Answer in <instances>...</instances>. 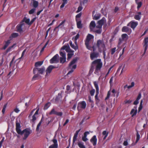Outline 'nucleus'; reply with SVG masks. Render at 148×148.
I'll use <instances>...</instances> for the list:
<instances>
[{
	"instance_id": "58",
	"label": "nucleus",
	"mask_w": 148,
	"mask_h": 148,
	"mask_svg": "<svg viewBox=\"0 0 148 148\" xmlns=\"http://www.w3.org/2000/svg\"><path fill=\"white\" fill-rule=\"evenodd\" d=\"M4 139L5 138L4 137H3L2 139L0 142V147H1L2 144L4 140Z\"/></svg>"
},
{
	"instance_id": "46",
	"label": "nucleus",
	"mask_w": 148,
	"mask_h": 148,
	"mask_svg": "<svg viewBox=\"0 0 148 148\" xmlns=\"http://www.w3.org/2000/svg\"><path fill=\"white\" fill-rule=\"evenodd\" d=\"M37 116L35 115L34 114L32 116V119H31V121L33 123H34L35 121L36 120V118L37 117Z\"/></svg>"
},
{
	"instance_id": "1",
	"label": "nucleus",
	"mask_w": 148,
	"mask_h": 148,
	"mask_svg": "<svg viewBox=\"0 0 148 148\" xmlns=\"http://www.w3.org/2000/svg\"><path fill=\"white\" fill-rule=\"evenodd\" d=\"M106 23V20L105 18H103L101 20L98 21L96 26L95 21H92L90 24V29L91 31L100 34L101 32V28L103 25Z\"/></svg>"
},
{
	"instance_id": "64",
	"label": "nucleus",
	"mask_w": 148,
	"mask_h": 148,
	"mask_svg": "<svg viewBox=\"0 0 148 148\" xmlns=\"http://www.w3.org/2000/svg\"><path fill=\"white\" fill-rule=\"evenodd\" d=\"M128 144V142L127 141V140H126L124 142V143H123V145L124 146H127Z\"/></svg>"
},
{
	"instance_id": "41",
	"label": "nucleus",
	"mask_w": 148,
	"mask_h": 148,
	"mask_svg": "<svg viewBox=\"0 0 148 148\" xmlns=\"http://www.w3.org/2000/svg\"><path fill=\"white\" fill-rule=\"evenodd\" d=\"M57 111H56L54 108H53L49 113L50 115L55 114L56 115Z\"/></svg>"
},
{
	"instance_id": "32",
	"label": "nucleus",
	"mask_w": 148,
	"mask_h": 148,
	"mask_svg": "<svg viewBox=\"0 0 148 148\" xmlns=\"http://www.w3.org/2000/svg\"><path fill=\"white\" fill-rule=\"evenodd\" d=\"M125 64L123 65V64H122L120 66L118 69L120 70V69H122L120 74H121V73H123V71H125V70L124 69V68L125 67Z\"/></svg>"
},
{
	"instance_id": "43",
	"label": "nucleus",
	"mask_w": 148,
	"mask_h": 148,
	"mask_svg": "<svg viewBox=\"0 0 148 148\" xmlns=\"http://www.w3.org/2000/svg\"><path fill=\"white\" fill-rule=\"evenodd\" d=\"M42 119H41V120L40 121V122L37 125V128L36 129V130L37 131H38L39 130V127H40V126L41 124L42 123Z\"/></svg>"
},
{
	"instance_id": "2",
	"label": "nucleus",
	"mask_w": 148,
	"mask_h": 148,
	"mask_svg": "<svg viewBox=\"0 0 148 148\" xmlns=\"http://www.w3.org/2000/svg\"><path fill=\"white\" fill-rule=\"evenodd\" d=\"M102 66V62L100 59H97L92 62V68L91 70L93 69V66H96L95 70V73L98 75L99 72L100 71Z\"/></svg>"
},
{
	"instance_id": "52",
	"label": "nucleus",
	"mask_w": 148,
	"mask_h": 148,
	"mask_svg": "<svg viewBox=\"0 0 148 148\" xmlns=\"http://www.w3.org/2000/svg\"><path fill=\"white\" fill-rule=\"evenodd\" d=\"M63 114V113L62 112H58L57 111L56 115L59 116H61Z\"/></svg>"
},
{
	"instance_id": "44",
	"label": "nucleus",
	"mask_w": 148,
	"mask_h": 148,
	"mask_svg": "<svg viewBox=\"0 0 148 148\" xmlns=\"http://www.w3.org/2000/svg\"><path fill=\"white\" fill-rule=\"evenodd\" d=\"M50 103L49 102L48 103L46 104L44 106V110H47V109L50 106Z\"/></svg>"
},
{
	"instance_id": "10",
	"label": "nucleus",
	"mask_w": 148,
	"mask_h": 148,
	"mask_svg": "<svg viewBox=\"0 0 148 148\" xmlns=\"http://www.w3.org/2000/svg\"><path fill=\"white\" fill-rule=\"evenodd\" d=\"M59 56L58 54L55 55L50 60V62L51 64L57 63L59 62Z\"/></svg>"
},
{
	"instance_id": "20",
	"label": "nucleus",
	"mask_w": 148,
	"mask_h": 148,
	"mask_svg": "<svg viewBox=\"0 0 148 148\" xmlns=\"http://www.w3.org/2000/svg\"><path fill=\"white\" fill-rule=\"evenodd\" d=\"M137 109L136 106H135L132 110L130 112V114L132 115V116L133 117L136 115L137 113Z\"/></svg>"
},
{
	"instance_id": "29",
	"label": "nucleus",
	"mask_w": 148,
	"mask_h": 148,
	"mask_svg": "<svg viewBox=\"0 0 148 148\" xmlns=\"http://www.w3.org/2000/svg\"><path fill=\"white\" fill-rule=\"evenodd\" d=\"M135 85V83L134 82H132L131 83V84L130 85H129L128 86L127 85H126L125 86H124V88L125 89L127 87V88L128 89L130 88L133 86H134Z\"/></svg>"
},
{
	"instance_id": "30",
	"label": "nucleus",
	"mask_w": 148,
	"mask_h": 148,
	"mask_svg": "<svg viewBox=\"0 0 148 148\" xmlns=\"http://www.w3.org/2000/svg\"><path fill=\"white\" fill-rule=\"evenodd\" d=\"M18 36V34L17 33H13L12 34L10 37V39H12L13 38H15Z\"/></svg>"
},
{
	"instance_id": "23",
	"label": "nucleus",
	"mask_w": 148,
	"mask_h": 148,
	"mask_svg": "<svg viewBox=\"0 0 148 148\" xmlns=\"http://www.w3.org/2000/svg\"><path fill=\"white\" fill-rule=\"evenodd\" d=\"M10 43V40H8L7 41H5V43L2 48V49H3L5 50L8 46Z\"/></svg>"
},
{
	"instance_id": "35",
	"label": "nucleus",
	"mask_w": 148,
	"mask_h": 148,
	"mask_svg": "<svg viewBox=\"0 0 148 148\" xmlns=\"http://www.w3.org/2000/svg\"><path fill=\"white\" fill-rule=\"evenodd\" d=\"M102 134L104 136L103 138V140H105L107 137L108 134V132H107L106 131H104L102 132Z\"/></svg>"
},
{
	"instance_id": "5",
	"label": "nucleus",
	"mask_w": 148,
	"mask_h": 148,
	"mask_svg": "<svg viewBox=\"0 0 148 148\" xmlns=\"http://www.w3.org/2000/svg\"><path fill=\"white\" fill-rule=\"evenodd\" d=\"M94 36L93 35L90 34H88L87 36L86 40L85 42V44L87 48L90 50H91V47L89 46L90 40L92 39H93Z\"/></svg>"
},
{
	"instance_id": "60",
	"label": "nucleus",
	"mask_w": 148,
	"mask_h": 148,
	"mask_svg": "<svg viewBox=\"0 0 148 148\" xmlns=\"http://www.w3.org/2000/svg\"><path fill=\"white\" fill-rule=\"evenodd\" d=\"M36 17H34L33 18L31 21L30 22V24H31V25L36 20Z\"/></svg>"
},
{
	"instance_id": "59",
	"label": "nucleus",
	"mask_w": 148,
	"mask_h": 148,
	"mask_svg": "<svg viewBox=\"0 0 148 148\" xmlns=\"http://www.w3.org/2000/svg\"><path fill=\"white\" fill-rule=\"evenodd\" d=\"M110 95V92L109 91L108 92L107 95V97H106V98H105L106 100L107 99L109 98Z\"/></svg>"
},
{
	"instance_id": "16",
	"label": "nucleus",
	"mask_w": 148,
	"mask_h": 148,
	"mask_svg": "<svg viewBox=\"0 0 148 148\" xmlns=\"http://www.w3.org/2000/svg\"><path fill=\"white\" fill-rule=\"evenodd\" d=\"M45 70V69L44 68H41L40 69L34 68L33 69V73L34 74H35L37 71H38L40 74H42Z\"/></svg>"
},
{
	"instance_id": "31",
	"label": "nucleus",
	"mask_w": 148,
	"mask_h": 148,
	"mask_svg": "<svg viewBox=\"0 0 148 148\" xmlns=\"http://www.w3.org/2000/svg\"><path fill=\"white\" fill-rule=\"evenodd\" d=\"M137 22H132L131 23V27L133 28H135L138 25Z\"/></svg>"
},
{
	"instance_id": "33",
	"label": "nucleus",
	"mask_w": 148,
	"mask_h": 148,
	"mask_svg": "<svg viewBox=\"0 0 148 148\" xmlns=\"http://www.w3.org/2000/svg\"><path fill=\"white\" fill-rule=\"evenodd\" d=\"M65 20H64L61 22V23L59 25L56 27V28H58L59 27L62 28L64 26V24L65 22Z\"/></svg>"
},
{
	"instance_id": "17",
	"label": "nucleus",
	"mask_w": 148,
	"mask_h": 148,
	"mask_svg": "<svg viewBox=\"0 0 148 148\" xmlns=\"http://www.w3.org/2000/svg\"><path fill=\"white\" fill-rule=\"evenodd\" d=\"M52 141L54 144L51 145L49 147V148H58V144L57 143V140L56 139H53L52 140Z\"/></svg>"
},
{
	"instance_id": "9",
	"label": "nucleus",
	"mask_w": 148,
	"mask_h": 148,
	"mask_svg": "<svg viewBox=\"0 0 148 148\" xmlns=\"http://www.w3.org/2000/svg\"><path fill=\"white\" fill-rule=\"evenodd\" d=\"M94 84L96 90V95L95 96V98L96 101V103L98 102L99 99L98 98V95L99 93V88L97 83L96 82H94Z\"/></svg>"
},
{
	"instance_id": "28",
	"label": "nucleus",
	"mask_w": 148,
	"mask_h": 148,
	"mask_svg": "<svg viewBox=\"0 0 148 148\" xmlns=\"http://www.w3.org/2000/svg\"><path fill=\"white\" fill-rule=\"evenodd\" d=\"M77 22V25L78 28L80 29L82 27V25L81 24V21L80 20L76 21Z\"/></svg>"
},
{
	"instance_id": "7",
	"label": "nucleus",
	"mask_w": 148,
	"mask_h": 148,
	"mask_svg": "<svg viewBox=\"0 0 148 148\" xmlns=\"http://www.w3.org/2000/svg\"><path fill=\"white\" fill-rule=\"evenodd\" d=\"M31 131L30 129H26L25 130H23L22 131H21V133H19L18 134H20L22 135L23 134H24V137L23 138V139L24 140H25L30 133Z\"/></svg>"
},
{
	"instance_id": "61",
	"label": "nucleus",
	"mask_w": 148,
	"mask_h": 148,
	"mask_svg": "<svg viewBox=\"0 0 148 148\" xmlns=\"http://www.w3.org/2000/svg\"><path fill=\"white\" fill-rule=\"evenodd\" d=\"M26 51V49H25L23 51V52H22V53L21 57L19 58L20 59L23 56H24V55L25 54V52Z\"/></svg>"
},
{
	"instance_id": "11",
	"label": "nucleus",
	"mask_w": 148,
	"mask_h": 148,
	"mask_svg": "<svg viewBox=\"0 0 148 148\" xmlns=\"http://www.w3.org/2000/svg\"><path fill=\"white\" fill-rule=\"evenodd\" d=\"M128 36L126 34H123L122 35L121 37L120 38L118 42L119 45H120L124 41H126L128 39Z\"/></svg>"
},
{
	"instance_id": "63",
	"label": "nucleus",
	"mask_w": 148,
	"mask_h": 148,
	"mask_svg": "<svg viewBox=\"0 0 148 148\" xmlns=\"http://www.w3.org/2000/svg\"><path fill=\"white\" fill-rule=\"evenodd\" d=\"M88 100L89 101L90 103H93V101L92 100L91 97L90 96H89L88 97Z\"/></svg>"
},
{
	"instance_id": "8",
	"label": "nucleus",
	"mask_w": 148,
	"mask_h": 148,
	"mask_svg": "<svg viewBox=\"0 0 148 148\" xmlns=\"http://www.w3.org/2000/svg\"><path fill=\"white\" fill-rule=\"evenodd\" d=\"M60 54L61 57L60 58V63H63L66 61V55L65 53L62 52L61 50L60 52Z\"/></svg>"
},
{
	"instance_id": "27",
	"label": "nucleus",
	"mask_w": 148,
	"mask_h": 148,
	"mask_svg": "<svg viewBox=\"0 0 148 148\" xmlns=\"http://www.w3.org/2000/svg\"><path fill=\"white\" fill-rule=\"evenodd\" d=\"M69 44L71 47L73 49L76 50L78 49L77 45H75L72 44V42L71 41H69Z\"/></svg>"
},
{
	"instance_id": "55",
	"label": "nucleus",
	"mask_w": 148,
	"mask_h": 148,
	"mask_svg": "<svg viewBox=\"0 0 148 148\" xmlns=\"http://www.w3.org/2000/svg\"><path fill=\"white\" fill-rule=\"evenodd\" d=\"M82 140L84 142H86L88 140V139L87 137L82 136Z\"/></svg>"
},
{
	"instance_id": "42",
	"label": "nucleus",
	"mask_w": 148,
	"mask_h": 148,
	"mask_svg": "<svg viewBox=\"0 0 148 148\" xmlns=\"http://www.w3.org/2000/svg\"><path fill=\"white\" fill-rule=\"evenodd\" d=\"M140 138V135L138 133V131H137V134H136V143H137L138 141H139Z\"/></svg>"
},
{
	"instance_id": "48",
	"label": "nucleus",
	"mask_w": 148,
	"mask_h": 148,
	"mask_svg": "<svg viewBox=\"0 0 148 148\" xmlns=\"http://www.w3.org/2000/svg\"><path fill=\"white\" fill-rule=\"evenodd\" d=\"M7 104H5L3 106V109H2V112L3 114H4L5 113V109H6V108L7 107Z\"/></svg>"
},
{
	"instance_id": "19",
	"label": "nucleus",
	"mask_w": 148,
	"mask_h": 148,
	"mask_svg": "<svg viewBox=\"0 0 148 148\" xmlns=\"http://www.w3.org/2000/svg\"><path fill=\"white\" fill-rule=\"evenodd\" d=\"M21 126L20 124L17 121L16 122V130L18 134L21 133Z\"/></svg>"
},
{
	"instance_id": "18",
	"label": "nucleus",
	"mask_w": 148,
	"mask_h": 148,
	"mask_svg": "<svg viewBox=\"0 0 148 148\" xmlns=\"http://www.w3.org/2000/svg\"><path fill=\"white\" fill-rule=\"evenodd\" d=\"M90 141L92 143L93 146H95L97 145V139L96 136H94L90 139Z\"/></svg>"
},
{
	"instance_id": "22",
	"label": "nucleus",
	"mask_w": 148,
	"mask_h": 148,
	"mask_svg": "<svg viewBox=\"0 0 148 148\" xmlns=\"http://www.w3.org/2000/svg\"><path fill=\"white\" fill-rule=\"evenodd\" d=\"M65 50L67 52H69L71 50L70 47L69 45L67 46H64L61 49V50Z\"/></svg>"
},
{
	"instance_id": "24",
	"label": "nucleus",
	"mask_w": 148,
	"mask_h": 148,
	"mask_svg": "<svg viewBox=\"0 0 148 148\" xmlns=\"http://www.w3.org/2000/svg\"><path fill=\"white\" fill-rule=\"evenodd\" d=\"M141 13L140 12H138L134 17V18L136 20H139L141 18Z\"/></svg>"
},
{
	"instance_id": "57",
	"label": "nucleus",
	"mask_w": 148,
	"mask_h": 148,
	"mask_svg": "<svg viewBox=\"0 0 148 148\" xmlns=\"http://www.w3.org/2000/svg\"><path fill=\"white\" fill-rule=\"evenodd\" d=\"M106 50L103 51H102L103 52V57L105 60L106 59Z\"/></svg>"
},
{
	"instance_id": "56",
	"label": "nucleus",
	"mask_w": 148,
	"mask_h": 148,
	"mask_svg": "<svg viewBox=\"0 0 148 148\" xmlns=\"http://www.w3.org/2000/svg\"><path fill=\"white\" fill-rule=\"evenodd\" d=\"M82 9V8L81 6H79L77 9V12H79L80 11H81Z\"/></svg>"
},
{
	"instance_id": "38",
	"label": "nucleus",
	"mask_w": 148,
	"mask_h": 148,
	"mask_svg": "<svg viewBox=\"0 0 148 148\" xmlns=\"http://www.w3.org/2000/svg\"><path fill=\"white\" fill-rule=\"evenodd\" d=\"M43 63V62L39 61L38 62L35 63V66L36 67H37L39 66H41Z\"/></svg>"
},
{
	"instance_id": "49",
	"label": "nucleus",
	"mask_w": 148,
	"mask_h": 148,
	"mask_svg": "<svg viewBox=\"0 0 148 148\" xmlns=\"http://www.w3.org/2000/svg\"><path fill=\"white\" fill-rule=\"evenodd\" d=\"M36 10V9L35 8H32L29 12V14H33Z\"/></svg>"
},
{
	"instance_id": "62",
	"label": "nucleus",
	"mask_w": 148,
	"mask_h": 148,
	"mask_svg": "<svg viewBox=\"0 0 148 148\" xmlns=\"http://www.w3.org/2000/svg\"><path fill=\"white\" fill-rule=\"evenodd\" d=\"M38 75H39L38 74H35L33 78V79L34 80L36 79V78L38 77Z\"/></svg>"
},
{
	"instance_id": "25",
	"label": "nucleus",
	"mask_w": 148,
	"mask_h": 148,
	"mask_svg": "<svg viewBox=\"0 0 148 148\" xmlns=\"http://www.w3.org/2000/svg\"><path fill=\"white\" fill-rule=\"evenodd\" d=\"M93 19L95 20H97L98 19L100 18L101 16V14L99 13L96 14L95 15H94V14H93L92 15Z\"/></svg>"
},
{
	"instance_id": "34",
	"label": "nucleus",
	"mask_w": 148,
	"mask_h": 148,
	"mask_svg": "<svg viewBox=\"0 0 148 148\" xmlns=\"http://www.w3.org/2000/svg\"><path fill=\"white\" fill-rule=\"evenodd\" d=\"M130 29V28L126 26H124L123 27L122 30L123 32H127L129 31Z\"/></svg>"
},
{
	"instance_id": "15",
	"label": "nucleus",
	"mask_w": 148,
	"mask_h": 148,
	"mask_svg": "<svg viewBox=\"0 0 148 148\" xmlns=\"http://www.w3.org/2000/svg\"><path fill=\"white\" fill-rule=\"evenodd\" d=\"M55 68H56V67L53 65H51L49 66L46 70V73L45 76H47L48 75L51 73L52 70Z\"/></svg>"
},
{
	"instance_id": "51",
	"label": "nucleus",
	"mask_w": 148,
	"mask_h": 148,
	"mask_svg": "<svg viewBox=\"0 0 148 148\" xmlns=\"http://www.w3.org/2000/svg\"><path fill=\"white\" fill-rule=\"evenodd\" d=\"M116 47H114L112 48L111 49V54L112 55H113L114 53L116 51Z\"/></svg>"
},
{
	"instance_id": "21",
	"label": "nucleus",
	"mask_w": 148,
	"mask_h": 148,
	"mask_svg": "<svg viewBox=\"0 0 148 148\" xmlns=\"http://www.w3.org/2000/svg\"><path fill=\"white\" fill-rule=\"evenodd\" d=\"M23 22H22V23H21V24L19 25H18L16 27L17 31L21 33L23 32L22 27L24 25Z\"/></svg>"
},
{
	"instance_id": "12",
	"label": "nucleus",
	"mask_w": 148,
	"mask_h": 148,
	"mask_svg": "<svg viewBox=\"0 0 148 148\" xmlns=\"http://www.w3.org/2000/svg\"><path fill=\"white\" fill-rule=\"evenodd\" d=\"M86 103L84 101L79 102L77 107L78 110H79L81 108L85 109L86 107Z\"/></svg>"
},
{
	"instance_id": "36",
	"label": "nucleus",
	"mask_w": 148,
	"mask_h": 148,
	"mask_svg": "<svg viewBox=\"0 0 148 148\" xmlns=\"http://www.w3.org/2000/svg\"><path fill=\"white\" fill-rule=\"evenodd\" d=\"M16 44H14L12 45L9 47L6 50V52L8 53L11 51V49L15 46Z\"/></svg>"
},
{
	"instance_id": "40",
	"label": "nucleus",
	"mask_w": 148,
	"mask_h": 148,
	"mask_svg": "<svg viewBox=\"0 0 148 148\" xmlns=\"http://www.w3.org/2000/svg\"><path fill=\"white\" fill-rule=\"evenodd\" d=\"M24 20L26 23L29 25H31V24H30V22L29 18H25L24 19Z\"/></svg>"
},
{
	"instance_id": "13",
	"label": "nucleus",
	"mask_w": 148,
	"mask_h": 148,
	"mask_svg": "<svg viewBox=\"0 0 148 148\" xmlns=\"http://www.w3.org/2000/svg\"><path fill=\"white\" fill-rule=\"evenodd\" d=\"M144 47H145V49H144V53L143 55V56L144 55L147 50V47H148V37L145 38L144 40Z\"/></svg>"
},
{
	"instance_id": "45",
	"label": "nucleus",
	"mask_w": 148,
	"mask_h": 148,
	"mask_svg": "<svg viewBox=\"0 0 148 148\" xmlns=\"http://www.w3.org/2000/svg\"><path fill=\"white\" fill-rule=\"evenodd\" d=\"M136 2L138 5L137 8L138 9L141 7L142 5V3L141 1L139 2L138 0H137V1Z\"/></svg>"
},
{
	"instance_id": "50",
	"label": "nucleus",
	"mask_w": 148,
	"mask_h": 148,
	"mask_svg": "<svg viewBox=\"0 0 148 148\" xmlns=\"http://www.w3.org/2000/svg\"><path fill=\"white\" fill-rule=\"evenodd\" d=\"M95 92V90L94 89H92L90 91V94L91 96H93L94 95Z\"/></svg>"
},
{
	"instance_id": "47",
	"label": "nucleus",
	"mask_w": 148,
	"mask_h": 148,
	"mask_svg": "<svg viewBox=\"0 0 148 148\" xmlns=\"http://www.w3.org/2000/svg\"><path fill=\"white\" fill-rule=\"evenodd\" d=\"M81 14L79 13L76 16V21L80 20L79 18L81 16Z\"/></svg>"
},
{
	"instance_id": "3",
	"label": "nucleus",
	"mask_w": 148,
	"mask_h": 148,
	"mask_svg": "<svg viewBox=\"0 0 148 148\" xmlns=\"http://www.w3.org/2000/svg\"><path fill=\"white\" fill-rule=\"evenodd\" d=\"M97 46L99 51L100 53L102 52L103 51L106 50L105 44L102 40H98L97 42Z\"/></svg>"
},
{
	"instance_id": "26",
	"label": "nucleus",
	"mask_w": 148,
	"mask_h": 148,
	"mask_svg": "<svg viewBox=\"0 0 148 148\" xmlns=\"http://www.w3.org/2000/svg\"><path fill=\"white\" fill-rule=\"evenodd\" d=\"M77 145L80 148H86L84 145L83 142L81 141H79L78 142Z\"/></svg>"
},
{
	"instance_id": "6",
	"label": "nucleus",
	"mask_w": 148,
	"mask_h": 148,
	"mask_svg": "<svg viewBox=\"0 0 148 148\" xmlns=\"http://www.w3.org/2000/svg\"><path fill=\"white\" fill-rule=\"evenodd\" d=\"M93 49V52L91 53L90 54V58L91 60H93L97 58L99 56V53L97 52H95V49L94 46L91 47Z\"/></svg>"
},
{
	"instance_id": "37",
	"label": "nucleus",
	"mask_w": 148,
	"mask_h": 148,
	"mask_svg": "<svg viewBox=\"0 0 148 148\" xmlns=\"http://www.w3.org/2000/svg\"><path fill=\"white\" fill-rule=\"evenodd\" d=\"M62 3L61 5L60 6V8H63L65 5L67 3V0H62Z\"/></svg>"
},
{
	"instance_id": "14",
	"label": "nucleus",
	"mask_w": 148,
	"mask_h": 148,
	"mask_svg": "<svg viewBox=\"0 0 148 148\" xmlns=\"http://www.w3.org/2000/svg\"><path fill=\"white\" fill-rule=\"evenodd\" d=\"M80 130L81 129H80L79 130L76 131V132L74 134L73 138V145L74 144V143L77 140L78 134L80 131Z\"/></svg>"
},
{
	"instance_id": "4",
	"label": "nucleus",
	"mask_w": 148,
	"mask_h": 148,
	"mask_svg": "<svg viewBox=\"0 0 148 148\" xmlns=\"http://www.w3.org/2000/svg\"><path fill=\"white\" fill-rule=\"evenodd\" d=\"M77 61L76 58L73 59L70 63L69 64V69H71V70L68 72L67 74H69L72 73L74 70L76 68L77 65L75 64V63Z\"/></svg>"
},
{
	"instance_id": "39",
	"label": "nucleus",
	"mask_w": 148,
	"mask_h": 148,
	"mask_svg": "<svg viewBox=\"0 0 148 148\" xmlns=\"http://www.w3.org/2000/svg\"><path fill=\"white\" fill-rule=\"evenodd\" d=\"M38 5V2L37 1H34L33 2V6L34 8H36Z\"/></svg>"
},
{
	"instance_id": "53",
	"label": "nucleus",
	"mask_w": 148,
	"mask_h": 148,
	"mask_svg": "<svg viewBox=\"0 0 148 148\" xmlns=\"http://www.w3.org/2000/svg\"><path fill=\"white\" fill-rule=\"evenodd\" d=\"M79 36V33L77 34V35L74 37L73 38V39L74 38L75 41H77V39L78 38Z\"/></svg>"
},
{
	"instance_id": "54",
	"label": "nucleus",
	"mask_w": 148,
	"mask_h": 148,
	"mask_svg": "<svg viewBox=\"0 0 148 148\" xmlns=\"http://www.w3.org/2000/svg\"><path fill=\"white\" fill-rule=\"evenodd\" d=\"M73 55V54H72L70 53H68V55H67L68 57H67V59L68 60L70 59L71 58V57H72Z\"/></svg>"
}]
</instances>
